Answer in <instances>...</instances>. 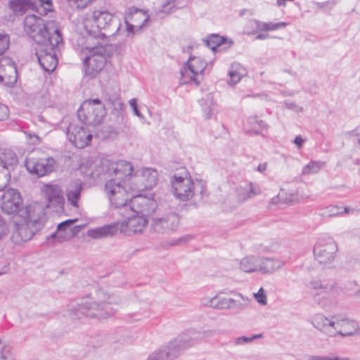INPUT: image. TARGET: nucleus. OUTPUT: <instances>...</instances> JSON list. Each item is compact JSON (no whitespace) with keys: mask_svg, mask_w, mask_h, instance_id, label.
Wrapping results in <instances>:
<instances>
[{"mask_svg":"<svg viewBox=\"0 0 360 360\" xmlns=\"http://www.w3.org/2000/svg\"><path fill=\"white\" fill-rule=\"evenodd\" d=\"M133 169L129 162L103 159L95 164L91 175L93 179L106 181L105 192L112 206L115 208L129 207L136 214L146 218L155 211L157 204L145 196H133L129 193L126 181Z\"/></svg>","mask_w":360,"mask_h":360,"instance_id":"obj_1","label":"nucleus"},{"mask_svg":"<svg viewBox=\"0 0 360 360\" xmlns=\"http://www.w3.org/2000/svg\"><path fill=\"white\" fill-rule=\"evenodd\" d=\"M90 296L91 301L81 300L80 302L71 306V314L74 319H107L113 316L117 311L119 299L106 291L98 289Z\"/></svg>","mask_w":360,"mask_h":360,"instance_id":"obj_2","label":"nucleus"},{"mask_svg":"<svg viewBox=\"0 0 360 360\" xmlns=\"http://www.w3.org/2000/svg\"><path fill=\"white\" fill-rule=\"evenodd\" d=\"M85 37L92 36L94 41L103 40L108 37L118 34L121 28V20L115 15L106 11L96 10L84 19Z\"/></svg>","mask_w":360,"mask_h":360,"instance_id":"obj_3","label":"nucleus"},{"mask_svg":"<svg viewBox=\"0 0 360 360\" xmlns=\"http://www.w3.org/2000/svg\"><path fill=\"white\" fill-rule=\"evenodd\" d=\"M77 44L81 47V52L85 55L83 59L85 75L94 78L106 63L105 44L94 41L92 36L78 39Z\"/></svg>","mask_w":360,"mask_h":360,"instance_id":"obj_4","label":"nucleus"},{"mask_svg":"<svg viewBox=\"0 0 360 360\" xmlns=\"http://www.w3.org/2000/svg\"><path fill=\"white\" fill-rule=\"evenodd\" d=\"M314 326L329 337L339 335L343 337L356 334L359 330L358 323L343 315H334L326 317L322 314L314 316Z\"/></svg>","mask_w":360,"mask_h":360,"instance_id":"obj_5","label":"nucleus"},{"mask_svg":"<svg viewBox=\"0 0 360 360\" xmlns=\"http://www.w3.org/2000/svg\"><path fill=\"white\" fill-rule=\"evenodd\" d=\"M200 342L198 330L190 328L183 332L167 345L153 352L147 360H174L186 349Z\"/></svg>","mask_w":360,"mask_h":360,"instance_id":"obj_6","label":"nucleus"},{"mask_svg":"<svg viewBox=\"0 0 360 360\" xmlns=\"http://www.w3.org/2000/svg\"><path fill=\"white\" fill-rule=\"evenodd\" d=\"M24 30L38 45L47 43L55 36L62 35L56 21L45 20L35 14L25 18Z\"/></svg>","mask_w":360,"mask_h":360,"instance_id":"obj_7","label":"nucleus"},{"mask_svg":"<svg viewBox=\"0 0 360 360\" xmlns=\"http://www.w3.org/2000/svg\"><path fill=\"white\" fill-rule=\"evenodd\" d=\"M30 212L26 216L13 219L16 228L12 237L17 243L30 240L35 233L39 231L44 226V208L42 207H37V209Z\"/></svg>","mask_w":360,"mask_h":360,"instance_id":"obj_8","label":"nucleus"},{"mask_svg":"<svg viewBox=\"0 0 360 360\" xmlns=\"http://www.w3.org/2000/svg\"><path fill=\"white\" fill-rule=\"evenodd\" d=\"M172 188L174 195L181 201L191 200L195 194L202 196L206 188L205 183L202 180L194 181L187 172L184 170L181 174H175L172 181Z\"/></svg>","mask_w":360,"mask_h":360,"instance_id":"obj_9","label":"nucleus"},{"mask_svg":"<svg viewBox=\"0 0 360 360\" xmlns=\"http://www.w3.org/2000/svg\"><path fill=\"white\" fill-rule=\"evenodd\" d=\"M0 207L2 212L6 214L12 215L13 219L26 216L30 211L41 207L38 204L23 205V199L18 190L7 188L3 191L0 198Z\"/></svg>","mask_w":360,"mask_h":360,"instance_id":"obj_10","label":"nucleus"},{"mask_svg":"<svg viewBox=\"0 0 360 360\" xmlns=\"http://www.w3.org/2000/svg\"><path fill=\"white\" fill-rule=\"evenodd\" d=\"M285 264L277 258H270L248 255L241 259L239 267L245 273H259L262 274H271L281 269Z\"/></svg>","mask_w":360,"mask_h":360,"instance_id":"obj_11","label":"nucleus"},{"mask_svg":"<svg viewBox=\"0 0 360 360\" xmlns=\"http://www.w3.org/2000/svg\"><path fill=\"white\" fill-rule=\"evenodd\" d=\"M105 115V105L98 98L84 101L77 111L78 120L86 126L100 124Z\"/></svg>","mask_w":360,"mask_h":360,"instance_id":"obj_12","label":"nucleus"},{"mask_svg":"<svg viewBox=\"0 0 360 360\" xmlns=\"http://www.w3.org/2000/svg\"><path fill=\"white\" fill-rule=\"evenodd\" d=\"M62 44V35H57L47 43L38 45L36 55L40 65L46 72H51L56 69L58 64L56 49Z\"/></svg>","mask_w":360,"mask_h":360,"instance_id":"obj_13","label":"nucleus"},{"mask_svg":"<svg viewBox=\"0 0 360 360\" xmlns=\"http://www.w3.org/2000/svg\"><path fill=\"white\" fill-rule=\"evenodd\" d=\"M307 286L316 291L314 294L315 302L323 309L328 308L340 292L337 285L321 280H313Z\"/></svg>","mask_w":360,"mask_h":360,"instance_id":"obj_14","label":"nucleus"},{"mask_svg":"<svg viewBox=\"0 0 360 360\" xmlns=\"http://www.w3.org/2000/svg\"><path fill=\"white\" fill-rule=\"evenodd\" d=\"M206 67L205 62L199 57H190L186 65L181 70V84L193 82L199 85L200 81L199 76L202 74Z\"/></svg>","mask_w":360,"mask_h":360,"instance_id":"obj_15","label":"nucleus"},{"mask_svg":"<svg viewBox=\"0 0 360 360\" xmlns=\"http://www.w3.org/2000/svg\"><path fill=\"white\" fill-rule=\"evenodd\" d=\"M149 20V15L143 10L136 7L129 8L124 14V22L127 35L139 32Z\"/></svg>","mask_w":360,"mask_h":360,"instance_id":"obj_16","label":"nucleus"},{"mask_svg":"<svg viewBox=\"0 0 360 360\" xmlns=\"http://www.w3.org/2000/svg\"><path fill=\"white\" fill-rule=\"evenodd\" d=\"M134 186L128 188L129 189L141 191L150 190L157 184L158 172L151 168H143L137 170L134 176H131Z\"/></svg>","mask_w":360,"mask_h":360,"instance_id":"obj_17","label":"nucleus"},{"mask_svg":"<svg viewBox=\"0 0 360 360\" xmlns=\"http://www.w3.org/2000/svg\"><path fill=\"white\" fill-rule=\"evenodd\" d=\"M25 165L28 172L37 177H41L53 171L56 160L53 158L29 157L27 158Z\"/></svg>","mask_w":360,"mask_h":360,"instance_id":"obj_18","label":"nucleus"},{"mask_svg":"<svg viewBox=\"0 0 360 360\" xmlns=\"http://www.w3.org/2000/svg\"><path fill=\"white\" fill-rule=\"evenodd\" d=\"M82 124L72 122L67 128V136L69 141L77 148H84L91 141V132Z\"/></svg>","mask_w":360,"mask_h":360,"instance_id":"obj_19","label":"nucleus"},{"mask_svg":"<svg viewBox=\"0 0 360 360\" xmlns=\"http://www.w3.org/2000/svg\"><path fill=\"white\" fill-rule=\"evenodd\" d=\"M179 224V217L175 212H169L152 219L151 229L158 233H169L176 230Z\"/></svg>","mask_w":360,"mask_h":360,"instance_id":"obj_20","label":"nucleus"},{"mask_svg":"<svg viewBox=\"0 0 360 360\" xmlns=\"http://www.w3.org/2000/svg\"><path fill=\"white\" fill-rule=\"evenodd\" d=\"M18 79L15 62L9 57L0 58V83L8 87L13 86Z\"/></svg>","mask_w":360,"mask_h":360,"instance_id":"obj_21","label":"nucleus"},{"mask_svg":"<svg viewBox=\"0 0 360 360\" xmlns=\"http://www.w3.org/2000/svg\"><path fill=\"white\" fill-rule=\"evenodd\" d=\"M337 250L338 246L335 242L329 239L325 243L321 241L317 243L314 248V254L320 264H329L333 261Z\"/></svg>","mask_w":360,"mask_h":360,"instance_id":"obj_22","label":"nucleus"},{"mask_svg":"<svg viewBox=\"0 0 360 360\" xmlns=\"http://www.w3.org/2000/svg\"><path fill=\"white\" fill-rule=\"evenodd\" d=\"M148 223V219L143 216L136 214V216L128 217L122 222L116 223L118 230L121 233L131 236L136 233H141L146 228Z\"/></svg>","mask_w":360,"mask_h":360,"instance_id":"obj_23","label":"nucleus"},{"mask_svg":"<svg viewBox=\"0 0 360 360\" xmlns=\"http://www.w3.org/2000/svg\"><path fill=\"white\" fill-rule=\"evenodd\" d=\"M204 305L209 306L217 309H238L242 310L244 309V304L233 298L213 297L209 300L204 299L202 301Z\"/></svg>","mask_w":360,"mask_h":360,"instance_id":"obj_24","label":"nucleus"},{"mask_svg":"<svg viewBox=\"0 0 360 360\" xmlns=\"http://www.w3.org/2000/svg\"><path fill=\"white\" fill-rule=\"evenodd\" d=\"M77 221V219H68L58 224L57 231L51 234V238H58L60 242L70 239L79 231V226L72 227Z\"/></svg>","mask_w":360,"mask_h":360,"instance_id":"obj_25","label":"nucleus"},{"mask_svg":"<svg viewBox=\"0 0 360 360\" xmlns=\"http://www.w3.org/2000/svg\"><path fill=\"white\" fill-rule=\"evenodd\" d=\"M261 188L257 184L248 183L244 186H239L236 189V198L238 202H243L261 193Z\"/></svg>","mask_w":360,"mask_h":360,"instance_id":"obj_26","label":"nucleus"},{"mask_svg":"<svg viewBox=\"0 0 360 360\" xmlns=\"http://www.w3.org/2000/svg\"><path fill=\"white\" fill-rule=\"evenodd\" d=\"M8 6L17 15H22L27 11H35L37 8L36 0H9Z\"/></svg>","mask_w":360,"mask_h":360,"instance_id":"obj_27","label":"nucleus"},{"mask_svg":"<svg viewBox=\"0 0 360 360\" xmlns=\"http://www.w3.org/2000/svg\"><path fill=\"white\" fill-rule=\"evenodd\" d=\"M83 189L82 183L77 180L70 182L66 188V197L68 202L75 207H79V200Z\"/></svg>","mask_w":360,"mask_h":360,"instance_id":"obj_28","label":"nucleus"},{"mask_svg":"<svg viewBox=\"0 0 360 360\" xmlns=\"http://www.w3.org/2000/svg\"><path fill=\"white\" fill-rule=\"evenodd\" d=\"M118 226L115 224L105 225L96 229H89L87 231V236L94 239H101L112 236L117 233Z\"/></svg>","mask_w":360,"mask_h":360,"instance_id":"obj_29","label":"nucleus"},{"mask_svg":"<svg viewBox=\"0 0 360 360\" xmlns=\"http://www.w3.org/2000/svg\"><path fill=\"white\" fill-rule=\"evenodd\" d=\"M42 191L50 203L59 205L63 201L60 187L56 184H47L43 187Z\"/></svg>","mask_w":360,"mask_h":360,"instance_id":"obj_30","label":"nucleus"},{"mask_svg":"<svg viewBox=\"0 0 360 360\" xmlns=\"http://www.w3.org/2000/svg\"><path fill=\"white\" fill-rule=\"evenodd\" d=\"M18 162V158L15 153L10 150L5 149L0 153V166L9 170Z\"/></svg>","mask_w":360,"mask_h":360,"instance_id":"obj_31","label":"nucleus"},{"mask_svg":"<svg viewBox=\"0 0 360 360\" xmlns=\"http://www.w3.org/2000/svg\"><path fill=\"white\" fill-rule=\"evenodd\" d=\"M203 116L205 119H211L213 114L214 97L212 94H207L205 98L200 101Z\"/></svg>","mask_w":360,"mask_h":360,"instance_id":"obj_32","label":"nucleus"},{"mask_svg":"<svg viewBox=\"0 0 360 360\" xmlns=\"http://www.w3.org/2000/svg\"><path fill=\"white\" fill-rule=\"evenodd\" d=\"M244 69L238 63H232L229 70V76L230 77L229 84L230 85H235L239 82L244 75Z\"/></svg>","mask_w":360,"mask_h":360,"instance_id":"obj_33","label":"nucleus"},{"mask_svg":"<svg viewBox=\"0 0 360 360\" xmlns=\"http://www.w3.org/2000/svg\"><path fill=\"white\" fill-rule=\"evenodd\" d=\"M252 22L255 24L257 30L266 32L276 30L287 26V23L285 22H280L276 23L271 22H265L259 21L258 20H253Z\"/></svg>","mask_w":360,"mask_h":360,"instance_id":"obj_34","label":"nucleus"},{"mask_svg":"<svg viewBox=\"0 0 360 360\" xmlns=\"http://www.w3.org/2000/svg\"><path fill=\"white\" fill-rule=\"evenodd\" d=\"M247 124L249 126V129L253 131L255 134L262 135V130L267 129V125L262 121L258 119L257 117H250L247 120Z\"/></svg>","mask_w":360,"mask_h":360,"instance_id":"obj_35","label":"nucleus"},{"mask_svg":"<svg viewBox=\"0 0 360 360\" xmlns=\"http://www.w3.org/2000/svg\"><path fill=\"white\" fill-rule=\"evenodd\" d=\"M325 165V162L311 160L308 164L303 167L301 174L302 175L315 174L324 167Z\"/></svg>","mask_w":360,"mask_h":360,"instance_id":"obj_36","label":"nucleus"},{"mask_svg":"<svg viewBox=\"0 0 360 360\" xmlns=\"http://www.w3.org/2000/svg\"><path fill=\"white\" fill-rule=\"evenodd\" d=\"M105 101L110 108L113 110L117 111L118 113L124 110V105L116 94L106 98Z\"/></svg>","mask_w":360,"mask_h":360,"instance_id":"obj_37","label":"nucleus"},{"mask_svg":"<svg viewBox=\"0 0 360 360\" xmlns=\"http://www.w3.org/2000/svg\"><path fill=\"white\" fill-rule=\"evenodd\" d=\"M0 360H15L11 346L0 340Z\"/></svg>","mask_w":360,"mask_h":360,"instance_id":"obj_38","label":"nucleus"},{"mask_svg":"<svg viewBox=\"0 0 360 360\" xmlns=\"http://www.w3.org/2000/svg\"><path fill=\"white\" fill-rule=\"evenodd\" d=\"M224 38L217 34H212L205 39V44L207 47L214 51L217 47L223 44Z\"/></svg>","mask_w":360,"mask_h":360,"instance_id":"obj_39","label":"nucleus"},{"mask_svg":"<svg viewBox=\"0 0 360 360\" xmlns=\"http://www.w3.org/2000/svg\"><path fill=\"white\" fill-rule=\"evenodd\" d=\"M40 1V6L37 8V11L40 15H46L49 12L53 11V5L52 0H39Z\"/></svg>","mask_w":360,"mask_h":360,"instance_id":"obj_40","label":"nucleus"},{"mask_svg":"<svg viewBox=\"0 0 360 360\" xmlns=\"http://www.w3.org/2000/svg\"><path fill=\"white\" fill-rule=\"evenodd\" d=\"M340 207L336 205H329L322 210L321 215L324 217H334L342 215V212L340 210Z\"/></svg>","mask_w":360,"mask_h":360,"instance_id":"obj_41","label":"nucleus"},{"mask_svg":"<svg viewBox=\"0 0 360 360\" xmlns=\"http://www.w3.org/2000/svg\"><path fill=\"white\" fill-rule=\"evenodd\" d=\"M262 337V334L254 335L250 337L240 336V337H238L235 339L234 344L236 345H244V344H248V343L252 342L253 340H255L256 339L261 338Z\"/></svg>","mask_w":360,"mask_h":360,"instance_id":"obj_42","label":"nucleus"},{"mask_svg":"<svg viewBox=\"0 0 360 360\" xmlns=\"http://www.w3.org/2000/svg\"><path fill=\"white\" fill-rule=\"evenodd\" d=\"M10 37L7 34L0 33V55H2L9 47Z\"/></svg>","mask_w":360,"mask_h":360,"instance_id":"obj_43","label":"nucleus"},{"mask_svg":"<svg viewBox=\"0 0 360 360\" xmlns=\"http://www.w3.org/2000/svg\"><path fill=\"white\" fill-rule=\"evenodd\" d=\"M307 360H352L349 357H342L340 356H309Z\"/></svg>","mask_w":360,"mask_h":360,"instance_id":"obj_44","label":"nucleus"},{"mask_svg":"<svg viewBox=\"0 0 360 360\" xmlns=\"http://www.w3.org/2000/svg\"><path fill=\"white\" fill-rule=\"evenodd\" d=\"M254 297L261 305H266L267 304L266 295L263 288H260L257 292L254 293Z\"/></svg>","mask_w":360,"mask_h":360,"instance_id":"obj_45","label":"nucleus"},{"mask_svg":"<svg viewBox=\"0 0 360 360\" xmlns=\"http://www.w3.org/2000/svg\"><path fill=\"white\" fill-rule=\"evenodd\" d=\"M27 141L32 145L37 146L41 143L40 137L30 132L25 131Z\"/></svg>","mask_w":360,"mask_h":360,"instance_id":"obj_46","label":"nucleus"},{"mask_svg":"<svg viewBox=\"0 0 360 360\" xmlns=\"http://www.w3.org/2000/svg\"><path fill=\"white\" fill-rule=\"evenodd\" d=\"M198 334L202 342L205 338L214 336L216 334V330L213 329L198 330Z\"/></svg>","mask_w":360,"mask_h":360,"instance_id":"obj_47","label":"nucleus"},{"mask_svg":"<svg viewBox=\"0 0 360 360\" xmlns=\"http://www.w3.org/2000/svg\"><path fill=\"white\" fill-rule=\"evenodd\" d=\"M129 105H130L131 108H132L135 115H136L137 117H139L140 118H143V115L141 114V112L138 109L137 100L136 98H131L129 101Z\"/></svg>","mask_w":360,"mask_h":360,"instance_id":"obj_48","label":"nucleus"},{"mask_svg":"<svg viewBox=\"0 0 360 360\" xmlns=\"http://www.w3.org/2000/svg\"><path fill=\"white\" fill-rule=\"evenodd\" d=\"M9 115L8 108L0 103V121L6 120Z\"/></svg>","mask_w":360,"mask_h":360,"instance_id":"obj_49","label":"nucleus"},{"mask_svg":"<svg viewBox=\"0 0 360 360\" xmlns=\"http://www.w3.org/2000/svg\"><path fill=\"white\" fill-rule=\"evenodd\" d=\"M285 105L287 108L293 110L296 112H302L303 110L302 107L298 106L294 102L288 101L285 103Z\"/></svg>","mask_w":360,"mask_h":360,"instance_id":"obj_50","label":"nucleus"},{"mask_svg":"<svg viewBox=\"0 0 360 360\" xmlns=\"http://www.w3.org/2000/svg\"><path fill=\"white\" fill-rule=\"evenodd\" d=\"M306 141V139H304L302 136L298 135L296 136L293 140V143L297 146L298 149H301L303 146L304 143Z\"/></svg>","mask_w":360,"mask_h":360,"instance_id":"obj_51","label":"nucleus"},{"mask_svg":"<svg viewBox=\"0 0 360 360\" xmlns=\"http://www.w3.org/2000/svg\"><path fill=\"white\" fill-rule=\"evenodd\" d=\"M6 224L1 217H0V238L6 233Z\"/></svg>","mask_w":360,"mask_h":360,"instance_id":"obj_52","label":"nucleus"},{"mask_svg":"<svg viewBox=\"0 0 360 360\" xmlns=\"http://www.w3.org/2000/svg\"><path fill=\"white\" fill-rule=\"evenodd\" d=\"M266 169V163H262L259 164L257 168V170L259 172H263Z\"/></svg>","mask_w":360,"mask_h":360,"instance_id":"obj_53","label":"nucleus"},{"mask_svg":"<svg viewBox=\"0 0 360 360\" xmlns=\"http://www.w3.org/2000/svg\"><path fill=\"white\" fill-rule=\"evenodd\" d=\"M354 212H355L354 209H352L349 207H344V211L342 212V214H350V213H354Z\"/></svg>","mask_w":360,"mask_h":360,"instance_id":"obj_54","label":"nucleus"},{"mask_svg":"<svg viewBox=\"0 0 360 360\" xmlns=\"http://www.w3.org/2000/svg\"><path fill=\"white\" fill-rule=\"evenodd\" d=\"M268 37H269V34H259L257 36L256 39L263 40V39H266V38H268Z\"/></svg>","mask_w":360,"mask_h":360,"instance_id":"obj_55","label":"nucleus"},{"mask_svg":"<svg viewBox=\"0 0 360 360\" xmlns=\"http://www.w3.org/2000/svg\"><path fill=\"white\" fill-rule=\"evenodd\" d=\"M355 295H356V296L360 297V289H359V290H358L355 292Z\"/></svg>","mask_w":360,"mask_h":360,"instance_id":"obj_56","label":"nucleus"},{"mask_svg":"<svg viewBox=\"0 0 360 360\" xmlns=\"http://www.w3.org/2000/svg\"><path fill=\"white\" fill-rule=\"evenodd\" d=\"M278 198V197L274 198L271 199V202L274 203L276 202V199Z\"/></svg>","mask_w":360,"mask_h":360,"instance_id":"obj_57","label":"nucleus"},{"mask_svg":"<svg viewBox=\"0 0 360 360\" xmlns=\"http://www.w3.org/2000/svg\"><path fill=\"white\" fill-rule=\"evenodd\" d=\"M358 143H360V137L358 139Z\"/></svg>","mask_w":360,"mask_h":360,"instance_id":"obj_58","label":"nucleus"},{"mask_svg":"<svg viewBox=\"0 0 360 360\" xmlns=\"http://www.w3.org/2000/svg\"><path fill=\"white\" fill-rule=\"evenodd\" d=\"M238 295H239L240 297H241L242 298H243V295H242L241 294H238Z\"/></svg>","mask_w":360,"mask_h":360,"instance_id":"obj_59","label":"nucleus"},{"mask_svg":"<svg viewBox=\"0 0 360 360\" xmlns=\"http://www.w3.org/2000/svg\"><path fill=\"white\" fill-rule=\"evenodd\" d=\"M141 318H138V319H134L135 321H137V320H140Z\"/></svg>","mask_w":360,"mask_h":360,"instance_id":"obj_60","label":"nucleus"},{"mask_svg":"<svg viewBox=\"0 0 360 360\" xmlns=\"http://www.w3.org/2000/svg\"><path fill=\"white\" fill-rule=\"evenodd\" d=\"M1 189H2V188H1V187H0V190H1Z\"/></svg>","mask_w":360,"mask_h":360,"instance_id":"obj_61","label":"nucleus"}]
</instances>
